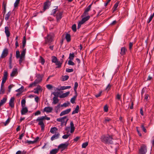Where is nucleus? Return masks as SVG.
<instances>
[{
    "label": "nucleus",
    "instance_id": "obj_11",
    "mask_svg": "<svg viewBox=\"0 0 154 154\" xmlns=\"http://www.w3.org/2000/svg\"><path fill=\"white\" fill-rule=\"evenodd\" d=\"M8 54V50L7 48H5L3 51L0 58H4Z\"/></svg>",
    "mask_w": 154,
    "mask_h": 154
},
{
    "label": "nucleus",
    "instance_id": "obj_17",
    "mask_svg": "<svg viewBox=\"0 0 154 154\" xmlns=\"http://www.w3.org/2000/svg\"><path fill=\"white\" fill-rule=\"evenodd\" d=\"M28 112V109L26 107H22L21 111V115H25Z\"/></svg>",
    "mask_w": 154,
    "mask_h": 154
},
{
    "label": "nucleus",
    "instance_id": "obj_64",
    "mask_svg": "<svg viewBox=\"0 0 154 154\" xmlns=\"http://www.w3.org/2000/svg\"><path fill=\"white\" fill-rule=\"evenodd\" d=\"M102 91H100L98 94H97L95 95L96 97H99L102 94Z\"/></svg>",
    "mask_w": 154,
    "mask_h": 154
},
{
    "label": "nucleus",
    "instance_id": "obj_22",
    "mask_svg": "<svg viewBox=\"0 0 154 154\" xmlns=\"http://www.w3.org/2000/svg\"><path fill=\"white\" fill-rule=\"evenodd\" d=\"M63 15V12H58L56 15L57 19H60L62 17Z\"/></svg>",
    "mask_w": 154,
    "mask_h": 154
},
{
    "label": "nucleus",
    "instance_id": "obj_48",
    "mask_svg": "<svg viewBox=\"0 0 154 154\" xmlns=\"http://www.w3.org/2000/svg\"><path fill=\"white\" fill-rule=\"evenodd\" d=\"M72 29L73 32H75L76 30V26L75 24H73L72 26Z\"/></svg>",
    "mask_w": 154,
    "mask_h": 154
},
{
    "label": "nucleus",
    "instance_id": "obj_37",
    "mask_svg": "<svg viewBox=\"0 0 154 154\" xmlns=\"http://www.w3.org/2000/svg\"><path fill=\"white\" fill-rule=\"evenodd\" d=\"M126 51V49L125 48H122L121 49L120 54L122 55H124L125 54Z\"/></svg>",
    "mask_w": 154,
    "mask_h": 154
},
{
    "label": "nucleus",
    "instance_id": "obj_55",
    "mask_svg": "<svg viewBox=\"0 0 154 154\" xmlns=\"http://www.w3.org/2000/svg\"><path fill=\"white\" fill-rule=\"evenodd\" d=\"M36 142V140L33 141L27 140V143L29 144H32Z\"/></svg>",
    "mask_w": 154,
    "mask_h": 154
},
{
    "label": "nucleus",
    "instance_id": "obj_33",
    "mask_svg": "<svg viewBox=\"0 0 154 154\" xmlns=\"http://www.w3.org/2000/svg\"><path fill=\"white\" fill-rule=\"evenodd\" d=\"M65 38L67 42H69L71 41V35L68 33H66L65 36Z\"/></svg>",
    "mask_w": 154,
    "mask_h": 154
},
{
    "label": "nucleus",
    "instance_id": "obj_46",
    "mask_svg": "<svg viewBox=\"0 0 154 154\" xmlns=\"http://www.w3.org/2000/svg\"><path fill=\"white\" fill-rule=\"evenodd\" d=\"M88 145V142H85L82 143V148H85Z\"/></svg>",
    "mask_w": 154,
    "mask_h": 154
},
{
    "label": "nucleus",
    "instance_id": "obj_25",
    "mask_svg": "<svg viewBox=\"0 0 154 154\" xmlns=\"http://www.w3.org/2000/svg\"><path fill=\"white\" fill-rule=\"evenodd\" d=\"M12 15V12L11 11H8L5 16V19H9L10 17Z\"/></svg>",
    "mask_w": 154,
    "mask_h": 154
},
{
    "label": "nucleus",
    "instance_id": "obj_31",
    "mask_svg": "<svg viewBox=\"0 0 154 154\" xmlns=\"http://www.w3.org/2000/svg\"><path fill=\"white\" fill-rule=\"evenodd\" d=\"M59 151L58 148L53 149L51 150L50 152V154H56Z\"/></svg>",
    "mask_w": 154,
    "mask_h": 154
},
{
    "label": "nucleus",
    "instance_id": "obj_12",
    "mask_svg": "<svg viewBox=\"0 0 154 154\" xmlns=\"http://www.w3.org/2000/svg\"><path fill=\"white\" fill-rule=\"evenodd\" d=\"M82 19H89L90 16L88 15V12L85 11L83 14L81 16Z\"/></svg>",
    "mask_w": 154,
    "mask_h": 154
},
{
    "label": "nucleus",
    "instance_id": "obj_4",
    "mask_svg": "<svg viewBox=\"0 0 154 154\" xmlns=\"http://www.w3.org/2000/svg\"><path fill=\"white\" fill-rule=\"evenodd\" d=\"M54 37V35L53 33H50L48 34L47 36L45 38V44L50 43L53 41Z\"/></svg>",
    "mask_w": 154,
    "mask_h": 154
},
{
    "label": "nucleus",
    "instance_id": "obj_27",
    "mask_svg": "<svg viewBox=\"0 0 154 154\" xmlns=\"http://www.w3.org/2000/svg\"><path fill=\"white\" fill-rule=\"evenodd\" d=\"M121 95L117 94L115 97L116 100L117 101H119L122 102Z\"/></svg>",
    "mask_w": 154,
    "mask_h": 154
},
{
    "label": "nucleus",
    "instance_id": "obj_14",
    "mask_svg": "<svg viewBox=\"0 0 154 154\" xmlns=\"http://www.w3.org/2000/svg\"><path fill=\"white\" fill-rule=\"evenodd\" d=\"M37 78L34 81L35 83L36 84L38 83L41 82L42 80V77L40 74L37 75L36 76Z\"/></svg>",
    "mask_w": 154,
    "mask_h": 154
},
{
    "label": "nucleus",
    "instance_id": "obj_19",
    "mask_svg": "<svg viewBox=\"0 0 154 154\" xmlns=\"http://www.w3.org/2000/svg\"><path fill=\"white\" fill-rule=\"evenodd\" d=\"M6 2H5V1H4L3 2L2 4L3 10L2 12V13L4 15L6 13Z\"/></svg>",
    "mask_w": 154,
    "mask_h": 154
},
{
    "label": "nucleus",
    "instance_id": "obj_49",
    "mask_svg": "<svg viewBox=\"0 0 154 154\" xmlns=\"http://www.w3.org/2000/svg\"><path fill=\"white\" fill-rule=\"evenodd\" d=\"M91 6V4L89 5L85 9V12H88L90 10Z\"/></svg>",
    "mask_w": 154,
    "mask_h": 154
},
{
    "label": "nucleus",
    "instance_id": "obj_26",
    "mask_svg": "<svg viewBox=\"0 0 154 154\" xmlns=\"http://www.w3.org/2000/svg\"><path fill=\"white\" fill-rule=\"evenodd\" d=\"M5 32L7 37L9 36L10 35V33L8 29V27L5 26Z\"/></svg>",
    "mask_w": 154,
    "mask_h": 154
},
{
    "label": "nucleus",
    "instance_id": "obj_53",
    "mask_svg": "<svg viewBox=\"0 0 154 154\" xmlns=\"http://www.w3.org/2000/svg\"><path fill=\"white\" fill-rule=\"evenodd\" d=\"M62 90H64L67 89H69L71 88L70 86H61Z\"/></svg>",
    "mask_w": 154,
    "mask_h": 154
},
{
    "label": "nucleus",
    "instance_id": "obj_16",
    "mask_svg": "<svg viewBox=\"0 0 154 154\" xmlns=\"http://www.w3.org/2000/svg\"><path fill=\"white\" fill-rule=\"evenodd\" d=\"M15 98L14 97H13L11 98L9 100V106L12 108L14 107V101Z\"/></svg>",
    "mask_w": 154,
    "mask_h": 154
},
{
    "label": "nucleus",
    "instance_id": "obj_54",
    "mask_svg": "<svg viewBox=\"0 0 154 154\" xmlns=\"http://www.w3.org/2000/svg\"><path fill=\"white\" fill-rule=\"evenodd\" d=\"M40 63H41V64L42 65H44L45 62V60L42 57H40Z\"/></svg>",
    "mask_w": 154,
    "mask_h": 154
},
{
    "label": "nucleus",
    "instance_id": "obj_13",
    "mask_svg": "<svg viewBox=\"0 0 154 154\" xmlns=\"http://www.w3.org/2000/svg\"><path fill=\"white\" fill-rule=\"evenodd\" d=\"M8 74V72L7 71L4 72V76L2 79L1 84H4L6 82L7 79Z\"/></svg>",
    "mask_w": 154,
    "mask_h": 154
},
{
    "label": "nucleus",
    "instance_id": "obj_18",
    "mask_svg": "<svg viewBox=\"0 0 154 154\" xmlns=\"http://www.w3.org/2000/svg\"><path fill=\"white\" fill-rule=\"evenodd\" d=\"M71 109L70 108H69L67 109H66L65 110H64L62 111L60 113V116H62L64 115L68 114L71 111Z\"/></svg>",
    "mask_w": 154,
    "mask_h": 154
},
{
    "label": "nucleus",
    "instance_id": "obj_62",
    "mask_svg": "<svg viewBox=\"0 0 154 154\" xmlns=\"http://www.w3.org/2000/svg\"><path fill=\"white\" fill-rule=\"evenodd\" d=\"M141 128H142L143 131L145 133L146 132V130L145 127H144L143 125H141Z\"/></svg>",
    "mask_w": 154,
    "mask_h": 154
},
{
    "label": "nucleus",
    "instance_id": "obj_7",
    "mask_svg": "<svg viewBox=\"0 0 154 154\" xmlns=\"http://www.w3.org/2000/svg\"><path fill=\"white\" fill-rule=\"evenodd\" d=\"M147 152L146 146L144 144H142L139 150V154H146Z\"/></svg>",
    "mask_w": 154,
    "mask_h": 154
},
{
    "label": "nucleus",
    "instance_id": "obj_57",
    "mask_svg": "<svg viewBox=\"0 0 154 154\" xmlns=\"http://www.w3.org/2000/svg\"><path fill=\"white\" fill-rule=\"evenodd\" d=\"M73 71V69H69L67 68L66 69V71L68 72H71Z\"/></svg>",
    "mask_w": 154,
    "mask_h": 154
},
{
    "label": "nucleus",
    "instance_id": "obj_21",
    "mask_svg": "<svg viewBox=\"0 0 154 154\" xmlns=\"http://www.w3.org/2000/svg\"><path fill=\"white\" fill-rule=\"evenodd\" d=\"M42 90V89L40 85H38L36 88L34 89L33 92L35 94H38L39 93V91Z\"/></svg>",
    "mask_w": 154,
    "mask_h": 154
},
{
    "label": "nucleus",
    "instance_id": "obj_2",
    "mask_svg": "<svg viewBox=\"0 0 154 154\" xmlns=\"http://www.w3.org/2000/svg\"><path fill=\"white\" fill-rule=\"evenodd\" d=\"M45 119L49 120L50 119V118L46 116H42L38 117L36 120V121L38 122V124L40 126L42 131H44L45 130V125L43 122V120Z\"/></svg>",
    "mask_w": 154,
    "mask_h": 154
},
{
    "label": "nucleus",
    "instance_id": "obj_52",
    "mask_svg": "<svg viewBox=\"0 0 154 154\" xmlns=\"http://www.w3.org/2000/svg\"><path fill=\"white\" fill-rule=\"evenodd\" d=\"M60 108V104H58L57 106H56L55 107V110L56 112H58V109Z\"/></svg>",
    "mask_w": 154,
    "mask_h": 154
},
{
    "label": "nucleus",
    "instance_id": "obj_8",
    "mask_svg": "<svg viewBox=\"0 0 154 154\" xmlns=\"http://www.w3.org/2000/svg\"><path fill=\"white\" fill-rule=\"evenodd\" d=\"M68 145V143L66 142L65 143L60 144L58 146L57 148L59 150L60 149L61 152H62L67 148Z\"/></svg>",
    "mask_w": 154,
    "mask_h": 154
},
{
    "label": "nucleus",
    "instance_id": "obj_35",
    "mask_svg": "<svg viewBox=\"0 0 154 154\" xmlns=\"http://www.w3.org/2000/svg\"><path fill=\"white\" fill-rule=\"evenodd\" d=\"M59 102V100L57 97H54L53 98V101L52 103L53 104H56Z\"/></svg>",
    "mask_w": 154,
    "mask_h": 154
},
{
    "label": "nucleus",
    "instance_id": "obj_44",
    "mask_svg": "<svg viewBox=\"0 0 154 154\" xmlns=\"http://www.w3.org/2000/svg\"><path fill=\"white\" fill-rule=\"evenodd\" d=\"M46 87L49 90H51L52 88H54L53 86L50 84L47 85H46Z\"/></svg>",
    "mask_w": 154,
    "mask_h": 154
},
{
    "label": "nucleus",
    "instance_id": "obj_6",
    "mask_svg": "<svg viewBox=\"0 0 154 154\" xmlns=\"http://www.w3.org/2000/svg\"><path fill=\"white\" fill-rule=\"evenodd\" d=\"M51 61L52 63H55L56 65L57 66L56 68H59L61 66V63L59 61L57 58L55 56H52L51 57Z\"/></svg>",
    "mask_w": 154,
    "mask_h": 154
},
{
    "label": "nucleus",
    "instance_id": "obj_42",
    "mask_svg": "<svg viewBox=\"0 0 154 154\" xmlns=\"http://www.w3.org/2000/svg\"><path fill=\"white\" fill-rule=\"evenodd\" d=\"M20 0H16L14 4V6L15 8L17 7L19 3Z\"/></svg>",
    "mask_w": 154,
    "mask_h": 154
},
{
    "label": "nucleus",
    "instance_id": "obj_59",
    "mask_svg": "<svg viewBox=\"0 0 154 154\" xmlns=\"http://www.w3.org/2000/svg\"><path fill=\"white\" fill-rule=\"evenodd\" d=\"M54 88L55 91H60L61 90H62L61 86L58 87V88H55L54 87Z\"/></svg>",
    "mask_w": 154,
    "mask_h": 154
},
{
    "label": "nucleus",
    "instance_id": "obj_36",
    "mask_svg": "<svg viewBox=\"0 0 154 154\" xmlns=\"http://www.w3.org/2000/svg\"><path fill=\"white\" fill-rule=\"evenodd\" d=\"M119 2H117L113 6V7L112 8V11L113 12H114L115 11L116 9L118 7V6L119 5Z\"/></svg>",
    "mask_w": 154,
    "mask_h": 154
},
{
    "label": "nucleus",
    "instance_id": "obj_28",
    "mask_svg": "<svg viewBox=\"0 0 154 154\" xmlns=\"http://www.w3.org/2000/svg\"><path fill=\"white\" fill-rule=\"evenodd\" d=\"M88 20H81V21H80L78 24L77 28L78 29H79L82 25L83 24Z\"/></svg>",
    "mask_w": 154,
    "mask_h": 154
},
{
    "label": "nucleus",
    "instance_id": "obj_15",
    "mask_svg": "<svg viewBox=\"0 0 154 154\" xmlns=\"http://www.w3.org/2000/svg\"><path fill=\"white\" fill-rule=\"evenodd\" d=\"M18 74L17 69V68H14L10 74L11 77L16 76Z\"/></svg>",
    "mask_w": 154,
    "mask_h": 154
},
{
    "label": "nucleus",
    "instance_id": "obj_45",
    "mask_svg": "<svg viewBox=\"0 0 154 154\" xmlns=\"http://www.w3.org/2000/svg\"><path fill=\"white\" fill-rule=\"evenodd\" d=\"M12 59H9V68L10 69H11L13 66L12 65Z\"/></svg>",
    "mask_w": 154,
    "mask_h": 154
},
{
    "label": "nucleus",
    "instance_id": "obj_20",
    "mask_svg": "<svg viewBox=\"0 0 154 154\" xmlns=\"http://www.w3.org/2000/svg\"><path fill=\"white\" fill-rule=\"evenodd\" d=\"M60 135V134L58 133H55V134L51 138V140L53 141L55 140L58 139Z\"/></svg>",
    "mask_w": 154,
    "mask_h": 154
},
{
    "label": "nucleus",
    "instance_id": "obj_60",
    "mask_svg": "<svg viewBox=\"0 0 154 154\" xmlns=\"http://www.w3.org/2000/svg\"><path fill=\"white\" fill-rule=\"evenodd\" d=\"M69 136V134H65V135H63V136L62 138H63L64 139H66Z\"/></svg>",
    "mask_w": 154,
    "mask_h": 154
},
{
    "label": "nucleus",
    "instance_id": "obj_40",
    "mask_svg": "<svg viewBox=\"0 0 154 154\" xmlns=\"http://www.w3.org/2000/svg\"><path fill=\"white\" fill-rule=\"evenodd\" d=\"M26 100L24 99H23L21 102V106L22 107H26Z\"/></svg>",
    "mask_w": 154,
    "mask_h": 154
},
{
    "label": "nucleus",
    "instance_id": "obj_58",
    "mask_svg": "<svg viewBox=\"0 0 154 154\" xmlns=\"http://www.w3.org/2000/svg\"><path fill=\"white\" fill-rule=\"evenodd\" d=\"M111 87V85H110V84H109L107 87L106 88V90L108 91H109Z\"/></svg>",
    "mask_w": 154,
    "mask_h": 154
},
{
    "label": "nucleus",
    "instance_id": "obj_61",
    "mask_svg": "<svg viewBox=\"0 0 154 154\" xmlns=\"http://www.w3.org/2000/svg\"><path fill=\"white\" fill-rule=\"evenodd\" d=\"M146 88H143L141 91V94L142 95H143V94L145 93V92L146 91Z\"/></svg>",
    "mask_w": 154,
    "mask_h": 154
},
{
    "label": "nucleus",
    "instance_id": "obj_5",
    "mask_svg": "<svg viewBox=\"0 0 154 154\" xmlns=\"http://www.w3.org/2000/svg\"><path fill=\"white\" fill-rule=\"evenodd\" d=\"M68 120V119L67 116H65L63 117L57 119V121L61 122V126L64 125L66 126Z\"/></svg>",
    "mask_w": 154,
    "mask_h": 154
},
{
    "label": "nucleus",
    "instance_id": "obj_38",
    "mask_svg": "<svg viewBox=\"0 0 154 154\" xmlns=\"http://www.w3.org/2000/svg\"><path fill=\"white\" fill-rule=\"evenodd\" d=\"M75 57V55L73 53H70L69 54V60H73Z\"/></svg>",
    "mask_w": 154,
    "mask_h": 154
},
{
    "label": "nucleus",
    "instance_id": "obj_24",
    "mask_svg": "<svg viewBox=\"0 0 154 154\" xmlns=\"http://www.w3.org/2000/svg\"><path fill=\"white\" fill-rule=\"evenodd\" d=\"M7 100V97H4L1 100L0 102V108H1V106L3 105L6 102Z\"/></svg>",
    "mask_w": 154,
    "mask_h": 154
},
{
    "label": "nucleus",
    "instance_id": "obj_29",
    "mask_svg": "<svg viewBox=\"0 0 154 154\" xmlns=\"http://www.w3.org/2000/svg\"><path fill=\"white\" fill-rule=\"evenodd\" d=\"M58 130L57 128L55 127L51 128L50 130V132L52 134H54L56 133V132Z\"/></svg>",
    "mask_w": 154,
    "mask_h": 154
},
{
    "label": "nucleus",
    "instance_id": "obj_1",
    "mask_svg": "<svg viewBox=\"0 0 154 154\" xmlns=\"http://www.w3.org/2000/svg\"><path fill=\"white\" fill-rule=\"evenodd\" d=\"M26 51V49H23L20 54L19 51L17 50L16 51V57L17 59H20L19 62L20 65L21 64L22 61L24 60L25 59Z\"/></svg>",
    "mask_w": 154,
    "mask_h": 154
},
{
    "label": "nucleus",
    "instance_id": "obj_47",
    "mask_svg": "<svg viewBox=\"0 0 154 154\" xmlns=\"http://www.w3.org/2000/svg\"><path fill=\"white\" fill-rule=\"evenodd\" d=\"M78 84L77 82H75L74 84V90L75 91H76L77 88L78 87Z\"/></svg>",
    "mask_w": 154,
    "mask_h": 154
},
{
    "label": "nucleus",
    "instance_id": "obj_39",
    "mask_svg": "<svg viewBox=\"0 0 154 154\" xmlns=\"http://www.w3.org/2000/svg\"><path fill=\"white\" fill-rule=\"evenodd\" d=\"M58 6L56 7V8L55 9H53L52 10V12L51 14V15H54L56 14L57 11H58Z\"/></svg>",
    "mask_w": 154,
    "mask_h": 154
},
{
    "label": "nucleus",
    "instance_id": "obj_32",
    "mask_svg": "<svg viewBox=\"0 0 154 154\" xmlns=\"http://www.w3.org/2000/svg\"><path fill=\"white\" fill-rule=\"evenodd\" d=\"M79 106L78 105L76 106L75 109L72 112V114L73 115L75 113H77L79 112Z\"/></svg>",
    "mask_w": 154,
    "mask_h": 154
},
{
    "label": "nucleus",
    "instance_id": "obj_23",
    "mask_svg": "<svg viewBox=\"0 0 154 154\" xmlns=\"http://www.w3.org/2000/svg\"><path fill=\"white\" fill-rule=\"evenodd\" d=\"M53 108L51 107H46L44 109V111L47 113L51 112Z\"/></svg>",
    "mask_w": 154,
    "mask_h": 154
},
{
    "label": "nucleus",
    "instance_id": "obj_56",
    "mask_svg": "<svg viewBox=\"0 0 154 154\" xmlns=\"http://www.w3.org/2000/svg\"><path fill=\"white\" fill-rule=\"evenodd\" d=\"M76 96H74L70 100V102L72 103H74L75 102V100L76 99Z\"/></svg>",
    "mask_w": 154,
    "mask_h": 154
},
{
    "label": "nucleus",
    "instance_id": "obj_50",
    "mask_svg": "<svg viewBox=\"0 0 154 154\" xmlns=\"http://www.w3.org/2000/svg\"><path fill=\"white\" fill-rule=\"evenodd\" d=\"M72 60H69L68 61V64L69 65L74 66L75 63L72 61Z\"/></svg>",
    "mask_w": 154,
    "mask_h": 154
},
{
    "label": "nucleus",
    "instance_id": "obj_63",
    "mask_svg": "<svg viewBox=\"0 0 154 154\" xmlns=\"http://www.w3.org/2000/svg\"><path fill=\"white\" fill-rule=\"evenodd\" d=\"M36 85V84L35 83V82L34 81V82L33 83H31L29 84V88L32 87L33 86H35Z\"/></svg>",
    "mask_w": 154,
    "mask_h": 154
},
{
    "label": "nucleus",
    "instance_id": "obj_3",
    "mask_svg": "<svg viewBox=\"0 0 154 154\" xmlns=\"http://www.w3.org/2000/svg\"><path fill=\"white\" fill-rule=\"evenodd\" d=\"M112 139V137L109 135L103 136L101 138V141L106 144H112L113 143Z\"/></svg>",
    "mask_w": 154,
    "mask_h": 154
},
{
    "label": "nucleus",
    "instance_id": "obj_51",
    "mask_svg": "<svg viewBox=\"0 0 154 154\" xmlns=\"http://www.w3.org/2000/svg\"><path fill=\"white\" fill-rule=\"evenodd\" d=\"M69 78V76L67 75H65L63 77V81H64L67 80Z\"/></svg>",
    "mask_w": 154,
    "mask_h": 154
},
{
    "label": "nucleus",
    "instance_id": "obj_30",
    "mask_svg": "<svg viewBox=\"0 0 154 154\" xmlns=\"http://www.w3.org/2000/svg\"><path fill=\"white\" fill-rule=\"evenodd\" d=\"M69 94V92L68 91L66 93L63 94L62 95L60 96L59 97L60 98H63L67 96Z\"/></svg>",
    "mask_w": 154,
    "mask_h": 154
},
{
    "label": "nucleus",
    "instance_id": "obj_34",
    "mask_svg": "<svg viewBox=\"0 0 154 154\" xmlns=\"http://www.w3.org/2000/svg\"><path fill=\"white\" fill-rule=\"evenodd\" d=\"M4 84H1L0 91V94H3L5 92V89L4 88Z\"/></svg>",
    "mask_w": 154,
    "mask_h": 154
},
{
    "label": "nucleus",
    "instance_id": "obj_41",
    "mask_svg": "<svg viewBox=\"0 0 154 154\" xmlns=\"http://www.w3.org/2000/svg\"><path fill=\"white\" fill-rule=\"evenodd\" d=\"M111 120V119L110 118H109L108 117H106L105 118V119L104 120V121H103V122L104 124H106V123L109 122Z\"/></svg>",
    "mask_w": 154,
    "mask_h": 154
},
{
    "label": "nucleus",
    "instance_id": "obj_43",
    "mask_svg": "<svg viewBox=\"0 0 154 154\" xmlns=\"http://www.w3.org/2000/svg\"><path fill=\"white\" fill-rule=\"evenodd\" d=\"M11 119L10 118H8L5 122L3 123L5 126L7 125L9 123Z\"/></svg>",
    "mask_w": 154,
    "mask_h": 154
},
{
    "label": "nucleus",
    "instance_id": "obj_10",
    "mask_svg": "<svg viewBox=\"0 0 154 154\" xmlns=\"http://www.w3.org/2000/svg\"><path fill=\"white\" fill-rule=\"evenodd\" d=\"M51 5V2L49 0H48L45 2L44 3L43 11H45L46 9H48Z\"/></svg>",
    "mask_w": 154,
    "mask_h": 154
},
{
    "label": "nucleus",
    "instance_id": "obj_9",
    "mask_svg": "<svg viewBox=\"0 0 154 154\" xmlns=\"http://www.w3.org/2000/svg\"><path fill=\"white\" fill-rule=\"evenodd\" d=\"M70 128L71 129L70 132L71 133H72L74 131L75 129V128L74 126V125L72 121L70 122V127H66L65 128V130L66 131H69Z\"/></svg>",
    "mask_w": 154,
    "mask_h": 154
}]
</instances>
